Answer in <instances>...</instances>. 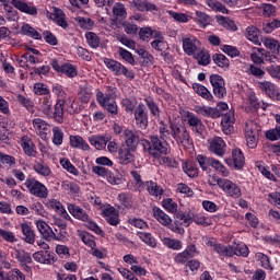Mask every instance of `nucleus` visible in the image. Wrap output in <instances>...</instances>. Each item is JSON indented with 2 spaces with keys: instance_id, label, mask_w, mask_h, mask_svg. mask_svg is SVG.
Returning a JSON list of instances; mask_svg holds the SVG:
<instances>
[{
  "instance_id": "obj_1",
  "label": "nucleus",
  "mask_w": 280,
  "mask_h": 280,
  "mask_svg": "<svg viewBox=\"0 0 280 280\" xmlns=\"http://www.w3.org/2000/svg\"><path fill=\"white\" fill-rule=\"evenodd\" d=\"M142 148L143 152L153 159H161V156L170 154V147L167 145V142L161 141L158 136H151L150 140H142Z\"/></svg>"
},
{
  "instance_id": "obj_2",
  "label": "nucleus",
  "mask_w": 280,
  "mask_h": 280,
  "mask_svg": "<svg viewBox=\"0 0 280 280\" xmlns=\"http://www.w3.org/2000/svg\"><path fill=\"white\" fill-rule=\"evenodd\" d=\"M51 98L50 97H44V100L40 103V110L48 117V119H55L58 121V124H62V119L65 117V101L62 98H59L55 105V107H51Z\"/></svg>"
},
{
  "instance_id": "obj_3",
  "label": "nucleus",
  "mask_w": 280,
  "mask_h": 280,
  "mask_svg": "<svg viewBox=\"0 0 280 280\" xmlns=\"http://www.w3.org/2000/svg\"><path fill=\"white\" fill-rule=\"evenodd\" d=\"M106 93L96 90V102L107 110L110 115H117L118 107L117 102L115 101V93H117V88L114 86H106Z\"/></svg>"
},
{
  "instance_id": "obj_4",
  "label": "nucleus",
  "mask_w": 280,
  "mask_h": 280,
  "mask_svg": "<svg viewBox=\"0 0 280 280\" xmlns=\"http://www.w3.org/2000/svg\"><path fill=\"white\" fill-rule=\"evenodd\" d=\"M172 137L184 150H194V139L189 135L187 127L171 124Z\"/></svg>"
},
{
  "instance_id": "obj_5",
  "label": "nucleus",
  "mask_w": 280,
  "mask_h": 280,
  "mask_svg": "<svg viewBox=\"0 0 280 280\" xmlns=\"http://www.w3.org/2000/svg\"><path fill=\"white\" fill-rule=\"evenodd\" d=\"M24 186L26 187L31 196L39 198L40 200L49 196V189H47V186H45V184L40 183L38 179L34 177L26 178Z\"/></svg>"
},
{
  "instance_id": "obj_6",
  "label": "nucleus",
  "mask_w": 280,
  "mask_h": 280,
  "mask_svg": "<svg viewBox=\"0 0 280 280\" xmlns=\"http://www.w3.org/2000/svg\"><path fill=\"white\" fill-rule=\"evenodd\" d=\"M217 185L229 198H233L234 200L242 198V188L232 180L219 178L217 179Z\"/></svg>"
},
{
  "instance_id": "obj_7",
  "label": "nucleus",
  "mask_w": 280,
  "mask_h": 280,
  "mask_svg": "<svg viewBox=\"0 0 280 280\" xmlns=\"http://www.w3.org/2000/svg\"><path fill=\"white\" fill-rule=\"evenodd\" d=\"M104 65L116 75H125L128 80H135V72L126 68L121 62L115 59L105 58Z\"/></svg>"
},
{
  "instance_id": "obj_8",
  "label": "nucleus",
  "mask_w": 280,
  "mask_h": 280,
  "mask_svg": "<svg viewBox=\"0 0 280 280\" xmlns=\"http://www.w3.org/2000/svg\"><path fill=\"white\" fill-rule=\"evenodd\" d=\"M210 84L213 89V95H215V97H218L219 100H223V97H226V86L222 75L211 74Z\"/></svg>"
},
{
  "instance_id": "obj_9",
  "label": "nucleus",
  "mask_w": 280,
  "mask_h": 280,
  "mask_svg": "<svg viewBox=\"0 0 280 280\" xmlns=\"http://www.w3.org/2000/svg\"><path fill=\"white\" fill-rule=\"evenodd\" d=\"M11 5L23 12V14H27L28 16H38V9L33 2H27L26 0H11Z\"/></svg>"
},
{
  "instance_id": "obj_10",
  "label": "nucleus",
  "mask_w": 280,
  "mask_h": 280,
  "mask_svg": "<svg viewBox=\"0 0 280 280\" xmlns=\"http://www.w3.org/2000/svg\"><path fill=\"white\" fill-rule=\"evenodd\" d=\"M208 144L209 152H212V154H215V156L222 158L224 154H226V142H224V139L214 137L208 140Z\"/></svg>"
},
{
  "instance_id": "obj_11",
  "label": "nucleus",
  "mask_w": 280,
  "mask_h": 280,
  "mask_svg": "<svg viewBox=\"0 0 280 280\" xmlns=\"http://www.w3.org/2000/svg\"><path fill=\"white\" fill-rule=\"evenodd\" d=\"M185 118L188 126L191 128L192 132H196L198 137L202 136V132H205L206 130V127H205V124H202V120L191 112H186Z\"/></svg>"
},
{
  "instance_id": "obj_12",
  "label": "nucleus",
  "mask_w": 280,
  "mask_h": 280,
  "mask_svg": "<svg viewBox=\"0 0 280 280\" xmlns=\"http://www.w3.org/2000/svg\"><path fill=\"white\" fill-rule=\"evenodd\" d=\"M47 19H50V21H55L59 27H62V30H67L69 27V22H67V15L65 12L59 8H52V11H46Z\"/></svg>"
},
{
  "instance_id": "obj_13",
  "label": "nucleus",
  "mask_w": 280,
  "mask_h": 280,
  "mask_svg": "<svg viewBox=\"0 0 280 280\" xmlns=\"http://www.w3.org/2000/svg\"><path fill=\"white\" fill-rule=\"evenodd\" d=\"M102 214L110 226H117L119 224V211L115 207L106 203L102 209Z\"/></svg>"
},
{
  "instance_id": "obj_14",
  "label": "nucleus",
  "mask_w": 280,
  "mask_h": 280,
  "mask_svg": "<svg viewBox=\"0 0 280 280\" xmlns=\"http://www.w3.org/2000/svg\"><path fill=\"white\" fill-rule=\"evenodd\" d=\"M197 255H198V248L194 244H190L186 247L184 252L178 253L174 257V261L175 264L184 265V264H187L189 259H192V257Z\"/></svg>"
},
{
  "instance_id": "obj_15",
  "label": "nucleus",
  "mask_w": 280,
  "mask_h": 280,
  "mask_svg": "<svg viewBox=\"0 0 280 280\" xmlns=\"http://www.w3.org/2000/svg\"><path fill=\"white\" fill-rule=\"evenodd\" d=\"M33 259L37 261V264H44L46 266H51V264H56V254L51 250H38L33 254Z\"/></svg>"
},
{
  "instance_id": "obj_16",
  "label": "nucleus",
  "mask_w": 280,
  "mask_h": 280,
  "mask_svg": "<svg viewBox=\"0 0 280 280\" xmlns=\"http://www.w3.org/2000/svg\"><path fill=\"white\" fill-rule=\"evenodd\" d=\"M183 49L187 56H194L200 49V42L196 36L183 38Z\"/></svg>"
},
{
  "instance_id": "obj_17",
  "label": "nucleus",
  "mask_w": 280,
  "mask_h": 280,
  "mask_svg": "<svg viewBox=\"0 0 280 280\" xmlns=\"http://www.w3.org/2000/svg\"><path fill=\"white\" fill-rule=\"evenodd\" d=\"M258 89L262 91V93H266L270 100H276V102H280V93L279 90H277V86L275 83L269 81H262L258 83Z\"/></svg>"
},
{
  "instance_id": "obj_18",
  "label": "nucleus",
  "mask_w": 280,
  "mask_h": 280,
  "mask_svg": "<svg viewBox=\"0 0 280 280\" xmlns=\"http://www.w3.org/2000/svg\"><path fill=\"white\" fill-rule=\"evenodd\" d=\"M136 126L141 130L148 128V112H145V105L139 104L135 109Z\"/></svg>"
},
{
  "instance_id": "obj_19",
  "label": "nucleus",
  "mask_w": 280,
  "mask_h": 280,
  "mask_svg": "<svg viewBox=\"0 0 280 280\" xmlns=\"http://www.w3.org/2000/svg\"><path fill=\"white\" fill-rule=\"evenodd\" d=\"M33 128L36 135H38L43 141H47V135H49L50 128L47 121L43 120L42 118H35L33 119Z\"/></svg>"
},
{
  "instance_id": "obj_20",
  "label": "nucleus",
  "mask_w": 280,
  "mask_h": 280,
  "mask_svg": "<svg viewBox=\"0 0 280 280\" xmlns=\"http://www.w3.org/2000/svg\"><path fill=\"white\" fill-rule=\"evenodd\" d=\"M235 114L233 112H229V114H224L221 119L222 132L225 135H233L235 127Z\"/></svg>"
},
{
  "instance_id": "obj_21",
  "label": "nucleus",
  "mask_w": 280,
  "mask_h": 280,
  "mask_svg": "<svg viewBox=\"0 0 280 280\" xmlns=\"http://www.w3.org/2000/svg\"><path fill=\"white\" fill-rule=\"evenodd\" d=\"M124 139L127 148L135 151L137 150V145H139V131L126 129L124 131Z\"/></svg>"
},
{
  "instance_id": "obj_22",
  "label": "nucleus",
  "mask_w": 280,
  "mask_h": 280,
  "mask_svg": "<svg viewBox=\"0 0 280 280\" xmlns=\"http://www.w3.org/2000/svg\"><path fill=\"white\" fill-rule=\"evenodd\" d=\"M13 257L19 261L20 266L27 270L30 268L27 265L32 264V254L26 252L25 249H14Z\"/></svg>"
},
{
  "instance_id": "obj_23",
  "label": "nucleus",
  "mask_w": 280,
  "mask_h": 280,
  "mask_svg": "<svg viewBox=\"0 0 280 280\" xmlns=\"http://www.w3.org/2000/svg\"><path fill=\"white\" fill-rule=\"evenodd\" d=\"M207 244L213 248L214 253H218V255H222L223 257H233V246H224L213 241V238H210Z\"/></svg>"
},
{
  "instance_id": "obj_24",
  "label": "nucleus",
  "mask_w": 280,
  "mask_h": 280,
  "mask_svg": "<svg viewBox=\"0 0 280 280\" xmlns=\"http://www.w3.org/2000/svg\"><path fill=\"white\" fill-rule=\"evenodd\" d=\"M118 161L120 165H128L135 162V151L130 148L122 147L118 150Z\"/></svg>"
},
{
  "instance_id": "obj_25",
  "label": "nucleus",
  "mask_w": 280,
  "mask_h": 280,
  "mask_svg": "<svg viewBox=\"0 0 280 280\" xmlns=\"http://www.w3.org/2000/svg\"><path fill=\"white\" fill-rule=\"evenodd\" d=\"M46 207L48 209H51L56 213H59V215H61L66 220H71V217L69 215V213L65 209V206H62V202H60L59 200H57V199H49L46 202Z\"/></svg>"
},
{
  "instance_id": "obj_26",
  "label": "nucleus",
  "mask_w": 280,
  "mask_h": 280,
  "mask_svg": "<svg viewBox=\"0 0 280 280\" xmlns=\"http://www.w3.org/2000/svg\"><path fill=\"white\" fill-rule=\"evenodd\" d=\"M20 145L26 156H36V145H34L32 138L23 136L20 140Z\"/></svg>"
},
{
  "instance_id": "obj_27",
  "label": "nucleus",
  "mask_w": 280,
  "mask_h": 280,
  "mask_svg": "<svg viewBox=\"0 0 280 280\" xmlns=\"http://www.w3.org/2000/svg\"><path fill=\"white\" fill-rule=\"evenodd\" d=\"M245 38L253 43L254 45H257L258 47H261V34L259 33V28L256 26H247L245 31Z\"/></svg>"
},
{
  "instance_id": "obj_28",
  "label": "nucleus",
  "mask_w": 280,
  "mask_h": 280,
  "mask_svg": "<svg viewBox=\"0 0 280 280\" xmlns=\"http://www.w3.org/2000/svg\"><path fill=\"white\" fill-rule=\"evenodd\" d=\"M20 228H21V231H22V235L24 236L23 241L26 244H31V245L34 244V242H36V234L32 230V224L27 223V222H24V223L20 224Z\"/></svg>"
},
{
  "instance_id": "obj_29",
  "label": "nucleus",
  "mask_w": 280,
  "mask_h": 280,
  "mask_svg": "<svg viewBox=\"0 0 280 280\" xmlns=\"http://www.w3.org/2000/svg\"><path fill=\"white\" fill-rule=\"evenodd\" d=\"M21 34L27 36L28 38H33V40H43V35L40 34V32H38V30L30 25L28 23L22 24Z\"/></svg>"
},
{
  "instance_id": "obj_30",
  "label": "nucleus",
  "mask_w": 280,
  "mask_h": 280,
  "mask_svg": "<svg viewBox=\"0 0 280 280\" xmlns=\"http://www.w3.org/2000/svg\"><path fill=\"white\" fill-rule=\"evenodd\" d=\"M194 110L197 115H202V117H211V119H218L220 117V112L215 107L195 106Z\"/></svg>"
},
{
  "instance_id": "obj_31",
  "label": "nucleus",
  "mask_w": 280,
  "mask_h": 280,
  "mask_svg": "<svg viewBox=\"0 0 280 280\" xmlns=\"http://www.w3.org/2000/svg\"><path fill=\"white\" fill-rule=\"evenodd\" d=\"M264 45L266 49H269L275 56H279L280 54V43L272 37H265L260 39V45Z\"/></svg>"
},
{
  "instance_id": "obj_32",
  "label": "nucleus",
  "mask_w": 280,
  "mask_h": 280,
  "mask_svg": "<svg viewBox=\"0 0 280 280\" xmlns=\"http://www.w3.org/2000/svg\"><path fill=\"white\" fill-rule=\"evenodd\" d=\"M152 212L153 218H155L162 226H170V224H172V218H170L161 208L153 207Z\"/></svg>"
},
{
  "instance_id": "obj_33",
  "label": "nucleus",
  "mask_w": 280,
  "mask_h": 280,
  "mask_svg": "<svg viewBox=\"0 0 280 280\" xmlns=\"http://www.w3.org/2000/svg\"><path fill=\"white\" fill-rule=\"evenodd\" d=\"M68 211L77 220H81V222H89V214L84 209L80 208L79 206L69 203Z\"/></svg>"
},
{
  "instance_id": "obj_34",
  "label": "nucleus",
  "mask_w": 280,
  "mask_h": 280,
  "mask_svg": "<svg viewBox=\"0 0 280 280\" xmlns=\"http://www.w3.org/2000/svg\"><path fill=\"white\" fill-rule=\"evenodd\" d=\"M78 97L82 104H89L93 97V88L89 84L81 85L78 92Z\"/></svg>"
},
{
  "instance_id": "obj_35",
  "label": "nucleus",
  "mask_w": 280,
  "mask_h": 280,
  "mask_svg": "<svg viewBox=\"0 0 280 280\" xmlns=\"http://www.w3.org/2000/svg\"><path fill=\"white\" fill-rule=\"evenodd\" d=\"M89 141L95 150H104L108 141H110V138L107 136H91Z\"/></svg>"
},
{
  "instance_id": "obj_36",
  "label": "nucleus",
  "mask_w": 280,
  "mask_h": 280,
  "mask_svg": "<svg viewBox=\"0 0 280 280\" xmlns=\"http://www.w3.org/2000/svg\"><path fill=\"white\" fill-rule=\"evenodd\" d=\"M70 145L71 148H75L77 150H83L84 152H89L91 147L81 136H70Z\"/></svg>"
},
{
  "instance_id": "obj_37",
  "label": "nucleus",
  "mask_w": 280,
  "mask_h": 280,
  "mask_svg": "<svg viewBox=\"0 0 280 280\" xmlns=\"http://www.w3.org/2000/svg\"><path fill=\"white\" fill-rule=\"evenodd\" d=\"M77 235L79 240L82 241L83 244H85V246H89V248H95V236H93L91 233L78 230Z\"/></svg>"
},
{
  "instance_id": "obj_38",
  "label": "nucleus",
  "mask_w": 280,
  "mask_h": 280,
  "mask_svg": "<svg viewBox=\"0 0 280 280\" xmlns=\"http://www.w3.org/2000/svg\"><path fill=\"white\" fill-rule=\"evenodd\" d=\"M194 21L203 30L205 27H208V25H211V16L202 11H196Z\"/></svg>"
},
{
  "instance_id": "obj_39",
  "label": "nucleus",
  "mask_w": 280,
  "mask_h": 280,
  "mask_svg": "<svg viewBox=\"0 0 280 280\" xmlns=\"http://www.w3.org/2000/svg\"><path fill=\"white\" fill-rule=\"evenodd\" d=\"M36 228H37V231H39L40 235H43L44 240H46V242H49L51 237V233L54 232V230H51L49 224H47V222L43 220H38L36 221Z\"/></svg>"
},
{
  "instance_id": "obj_40",
  "label": "nucleus",
  "mask_w": 280,
  "mask_h": 280,
  "mask_svg": "<svg viewBox=\"0 0 280 280\" xmlns=\"http://www.w3.org/2000/svg\"><path fill=\"white\" fill-rule=\"evenodd\" d=\"M195 60H197L198 65L201 67H207L211 62V56L205 49H198L196 54L192 55Z\"/></svg>"
},
{
  "instance_id": "obj_41",
  "label": "nucleus",
  "mask_w": 280,
  "mask_h": 280,
  "mask_svg": "<svg viewBox=\"0 0 280 280\" xmlns=\"http://www.w3.org/2000/svg\"><path fill=\"white\" fill-rule=\"evenodd\" d=\"M192 89L197 95L202 97L203 100H207L208 102L213 101V94L202 84L194 83Z\"/></svg>"
},
{
  "instance_id": "obj_42",
  "label": "nucleus",
  "mask_w": 280,
  "mask_h": 280,
  "mask_svg": "<svg viewBox=\"0 0 280 280\" xmlns=\"http://www.w3.org/2000/svg\"><path fill=\"white\" fill-rule=\"evenodd\" d=\"M144 187L150 196H154L155 198H159V196H163V188L153 180L145 182Z\"/></svg>"
},
{
  "instance_id": "obj_43",
  "label": "nucleus",
  "mask_w": 280,
  "mask_h": 280,
  "mask_svg": "<svg viewBox=\"0 0 280 280\" xmlns=\"http://www.w3.org/2000/svg\"><path fill=\"white\" fill-rule=\"evenodd\" d=\"M232 161L236 170H242L244 167L245 159L241 149H234L232 151Z\"/></svg>"
},
{
  "instance_id": "obj_44",
  "label": "nucleus",
  "mask_w": 280,
  "mask_h": 280,
  "mask_svg": "<svg viewBox=\"0 0 280 280\" xmlns=\"http://www.w3.org/2000/svg\"><path fill=\"white\" fill-rule=\"evenodd\" d=\"M253 52L250 54V60L254 65H264V56L266 54V49L264 48H252Z\"/></svg>"
},
{
  "instance_id": "obj_45",
  "label": "nucleus",
  "mask_w": 280,
  "mask_h": 280,
  "mask_svg": "<svg viewBox=\"0 0 280 280\" xmlns=\"http://www.w3.org/2000/svg\"><path fill=\"white\" fill-rule=\"evenodd\" d=\"M113 14L116 20L126 19L128 16V12L126 11V7L121 2H117L113 7Z\"/></svg>"
},
{
  "instance_id": "obj_46",
  "label": "nucleus",
  "mask_w": 280,
  "mask_h": 280,
  "mask_svg": "<svg viewBox=\"0 0 280 280\" xmlns=\"http://www.w3.org/2000/svg\"><path fill=\"white\" fill-rule=\"evenodd\" d=\"M33 170L36 174L43 176L44 178H47V176L51 174V168H49L47 164L43 162H35L33 165Z\"/></svg>"
},
{
  "instance_id": "obj_47",
  "label": "nucleus",
  "mask_w": 280,
  "mask_h": 280,
  "mask_svg": "<svg viewBox=\"0 0 280 280\" xmlns=\"http://www.w3.org/2000/svg\"><path fill=\"white\" fill-rule=\"evenodd\" d=\"M85 39L89 47H91V49H97V47H100L102 43V39H100V36L94 32L85 33Z\"/></svg>"
},
{
  "instance_id": "obj_48",
  "label": "nucleus",
  "mask_w": 280,
  "mask_h": 280,
  "mask_svg": "<svg viewBox=\"0 0 280 280\" xmlns=\"http://www.w3.org/2000/svg\"><path fill=\"white\" fill-rule=\"evenodd\" d=\"M261 132V127L257 122L249 121L245 125V137H259Z\"/></svg>"
},
{
  "instance_id": "obj_49",
  "label": "nucleus",
  "mask_w": 280,
  "mask_h": 280,
  "mask_svg": "<svg viewBox=\"0 0 280 280\" xmlns=\"http://www.w3.org/2000/svg\"><path fill=\"white\" fill-rule=\"evenodd\" d=\"M210 167L215 170V172L221 174V176H224L225 178L229 177L230 173H229L226 166H224V164H222V162H220L219 160H215V158H212V160L210 162Z\"/></svg>"
},
{
  "instance_id": "obj_50",
  "label": "nucleus",
  "mask_w": 280,
  "mask_h": 280,
  "mask_svg": "<svg viewBox=\"0 0 280 280\" xmlns=\"http://www.w3.org/2000/svg\"><path fill=\"white\" fill-rule=\"evenodd\" d=\"M212 60L217 67H220L221 69H229V66L231 65V61H229V58L222 54H214L212 56Z\"/></svg>"
},
{
  "instance_id": "obj_51",
  "label": "nucleus",
  "mask_w": 280,
  "mask_h": 280,
  "mask_svg": "<svg viewBox=\"0 0 280 280\" xmlns=\"http://www.w3.org/2000/svg\"><path fill=\"white\" fill-rule=\"evenodd\" d=\"M63 142H65V132L60 129V127H54L52 128L54 145H57V148H60V145H62Z\"/></svg>"
},
{
  "instance_id": "obj_52",
  "label": "nucleus",
  "mask_w": 280,
  "mask_h": 280,
  "mask_svg": "<svg viewBox=\"0 0 280 280\" xmlns=\"http://www.w3.org/2000/svg\"><path fill=\"white\" fill-rule=\"evenodd\" d=\"M25 273L21 271L19 268H14L9 270L5 276L3 277V280H25Z\"/></svg>"
},
{
  "instance_id": "obj_53",
  "label": "nucleus",
  "mask_w": 280,
  "mask_h": 280,
  "mask_svg": "<svg viewBox=\"0 0 280 280\" xmlns=\"http://www.w3.org/2000/svg\"><path fill=\"white\" fill-rule=\"evenodd\" d=\"M138 237L141 242L147 244V246H150V248H156V238H154L150 233L140 232L138 233Z\"/></svg>"
},
{
  "instance_id": "obj_54",
  "label": "nucleus",
  "mask_w": 280,
  "mask_h": 280,
  "mask_svg": "<svg viewBox=\"0 0 280 280\" xmlns=\"http://www.w3.org/2000/svg\"><path fill=\"white\" fill-rule=\"evenodd\" d=\"M75 21L81 30L91 31L95 27V21L91 20L90 18L78 16Z\"/></svg>"
},
{
  "instance_id": "obj_55",
  "label": "nucleus",
  "mask_w": 280,
  "mask_h": 280,
  "mask_svg": "<svg viewBox=\"0 0 280 280\" xmlns=\"http://www.w3.org/2000/svg\"><path fill=\"white\" fill-rule=\"evenodd\" d=\"M183 171L189 178H196L198 177V166L191 162H186L183 164Z\"/></svg>"
},
{
  "instance_id": "obj_56",
  "label": "nucleus",
  "mask_w": 280,
  "mask_h": 280,
  "mask_svg": "<svg viewBox=\"0 0 280 280\" xmlns=\"http://www.w3.org/2000/svg\"><path fill=\"white\" fill-rule=\"evenodd\" d=\"M61 188L63 191H68V194H80V186L71 180H63L61 183Z\"/></svg>"
},
{
  "instance_id": "obj_57",
  "label": "nucleus",
  "mask_w": 280,
  "mask_h": 280,
  "mask_svg": "<svg viewBox=\"0 0 280 280\" xmlns=\"http://www.w3.org/2000/svg\"><path fill=\"white\" fill-rule=\"evenodd\" d=\"M162 242L164 246L171 248L172 250H180V248H183V242H180L179 240L164 237Z\"/></svg>"
},
{
  "instance_id": "obj_58",
  "label": "nucleus",
  "mask_w": 280,
  "mask_h": 280,
  "mask_svg": "<svg viewBox=\"0 0 280 280\" xmlns=\"http://www.w3.org/2000/svg\"><path fill=\"white\" fill-rule=\"evenodd\" d=\"M118 202L126 209H132V195L128 192H122L119 194L118 197Z\"/></svg>"
},
{
  "instance_id": "obj_59",
  "label": "nucleus",
  "mask_w": 280,
  "mask_h": 280,
  "mask_svg": "<svg viewBox=\"0 0 280 280\" xmlns=\"http://www.w3.org/2000/svg\"><path fill=\"white\" fill-rule=\"evenodd\" d=\"M168 14L172 19L177 21V23H189L191 21V15H188L186 13H178L176 11H168Z\"/></svg>"
},
{
  "instance_id": "obj_60",
  "label": "nucleus",
  "mask_w": 280,
  "mask_h": 280,
  "mask_svg": "<svg viewBox=\"0 0 280 280\" xmlns=\"http://www.w3.org/2000/svg\"><path fill=\"white\" fill-rule=\"evenodd\" d=\"M256 261L260 262L261 268L266 270H272V266L270 265V257L266 256L264 253H256L255 255Z\"/></svg>"
},
{
  "instance_id": "obj_61",
  "label": "nucleus",
  "mask_w": 280,
  "mask_h": 280,
  "mask_svg": "<svg viewBox=\"0 0 280 280\" xmlns=\"http://www.w3.org/2000/svg\"><path fill=\"white\" fill-rule=\"evenodd\" d=\"M213 158H207L202 154H199L196 156V161L199 164V166L201 167V170L203 172H208L209 167H211V161Z\"/></svg>"
},
{
  "instance_id": "obj_62",
  "label": "nucleus",
  "mask_w": 280,
  "mask_h": 280,
  "mask_svg": "<svg viewBox=\"0 0 280 280\" xmlns=\"http://www.w3.org/2000/svg\"><path fill=\"white\" fill-rule=\"evenodd\" d=\"M0 237L4 240V242H8L9 244H16L19 242V238H16V235L14 232L3 230L0 228Z\"/></svg>"
},
{
  "instance_id": "obj_63",
  "label": "nucleus",
  "mask_w": 280,
  "mask_h": 280,
  "mask_svg": "<svg viewBox=\"0 0 280 280\" xmlns=\"http://www.w3.org/2000/svg\"><path fill=\"white\" fill-rule=\"evenodd\" d=\"M30 209L35 215H40L42 218H47L48 215V213L45 211V207L39 201L33 202Z\"/></svg>"
},
{
  "instance_id": "obj_64",
  "label": "nucleus",
  "mask_w": 280,
  "mask_h": 280,
  "mask_svg": "<svg viewBox=\"0 0 280 280\" xmlns=\"http://www.w3.org/2000/svg\"><path fill=\"white\" fill-rule=\"evenodd\" d=\"M248 246L245 244L236 245L235 247L232 246V257L236 255L237 257H248Z\"/></svg>"
}]
</instances>
